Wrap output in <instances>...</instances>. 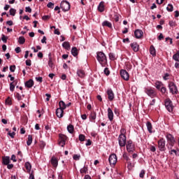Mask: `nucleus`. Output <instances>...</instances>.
Segmentation results:
<instances>
[{"mask_svg":"<svg viewBox=\"0 0 179 179\" xmlns=\"http://www.w3.org/2000/svg\"><path fill=\"white\" fill-rule=\"evenodd\" d=\"M96 59L102 66H106L107 64V57L103 52H96Z\"/></svg>","mask_w":179,"mask_h":179,"instance_id":"nucleus-1","label":"nucleus"},{"mask_svg":"<svg viewBox=\"0 0 179 179\" xmlns=\"http://www.w3.org/2000/svg\"><path fill=\"white\" fill-rule=\"evenodd\" d=\"M145 93L149 96V97H151V99H153L157 96V93L154 89H152L151 87L145 88Z\"/></svg>","mask_w":179,"mask_h":179,"instance_id":"nucleus-2","label":"nucleus"},{"mask_svg":"<svg viewBox=\"0 0 179 179\" xmlns=\"http://www.w3.org/2000/svg\"><path fill=\"white\" fill-rule=\"evenodd\" d=\"M59 146H62V148H64L65 146V143H66V139H68V137L64 134H59Z\"/></svg>","mask_w":179,"mask_h":179,"instance_id":"nucleus-3","label":"nucleus"},{"mask_svg":"<svg viewBox=\"0 0 179 179\" xmlns=\"http://www.w3.org/2000/svg\"><path fill=\"white\" fill-rule=\"evenodd\" d=\"M60 6L64 12H68L71 9V4L67 1H62Z\"/></svg>","mask_w":179,"mask_h":179,"instance_id":"nucleus-4","label":"nucleus"},{"mask_svg":"<svg viewBox=\"0 0 179 179\" xmlns=\"http://www.w3.org/2000/svg\"><path fill=\"white\" fill-rule=\"evenodd\" d=\"M165 107L166 108V110L169 112L171 113L173 112V108L174 107L173 106V101H171V100L170 99H166L165 100Z\"/></svg>","mask_w":179,"mask_h":179,"instance_id":"nucleus-5","label":"nucleus"},{"mask_svg":"<svg viewBox=\"0 0 179 179\" xmlns=\"http://www.w3.org/2000/svg\"><path fill=\"white\" fill-rule=\"evenodd\" d=\"M119 145L124 148L127 145V136L125 135H120L118 137Z\"/></svg>","mask_w":179,"mask_h":179,"instance_id":"nucleus-6","label":"nucleus"},{"mask_svg":"<svg viewBox=\"0 0 179 179\" xmlns=\"http://www.w3.org/2000/svg\"><path fill=\"white\" fill-rule=\"evenodd\" d=\"M126 148L129 153H132L135 150V145H134V143H132V141H127L126 144Z\"/></svg>","mask_w":179,"mask_h":179,"instance_id":"nucleus-7","label":"nucleus"},{"mask_svg":"<svg viewBox=\"0 0 179 179\" xmlns=\"http://www.w3.org/2000/svg\"><path fill=\"white\" fill-rule=\"evenodd\" d=\"M169 87L172 94H177L178 93L177 86H176V84H174V83L171 82L169 85Z\"/></svg>","mask_w":179,"mask_h":179,"instance_id":"nucleus-8","label":"nucleus"},{"mask_svg":"<svg viewBox=\"0 0 179 179\" xmlns=\"http://www.w3.org/2000/svg\"><path fill=\"white\" fill-rule=\"evenodd\" d=\"M158 148L160 152H164L166 150V141L164 138H161L158 141Z\"/></svg>","mask_w":179,"mask_h":179,"instance_id":"nucleus-9","label":"nucleus"},{"mask_svg":"<svg viewBox=\"0 0 179 179\" xmlns=\"http://www.w3.org/2000/svg\"><path fill=\"white\" fill-rule=\"evenodd\" d=\"M108 160L110 166H115L117 164V155L115 154H112L110 155Z\"/></svg>","mask_w":179,"mask_h":179,"instance_id":"nucleus-10","label":"nucleus"},{"mask_svg":"<svg viewBox=\"0 0 179 179\" xmlns=\"http://www.w3.org/2000/svg\"><path fill=\"white\" fill-rule=\"evenodd\" d=\"M120 76L124 80H129V73L126 70L120 71Z\"/></svg>","mask_w":179,"mask_h":179,"instance_id":"nucleus-11","label":"nucleus"},{"mask_svg":"<svg viewBox=\"0 0 179 179\" xmlns=\"http://www.w3.org/2000/svg\"><path fill=\"white\" fill-rule=\"evenodd\" d=\"M166 139L171 146H174V143H176V140H174V137L173 136V135L167 134Z\"/></svg>","mask_w":179,"mask_h":179,"instance_id":"nucleus-12","label":"nucleus"},{"mask_svg":"<svg viewBox=\"0 0 179 179\" xmlns=\"http://www.w3.org/2000/svg\"><path fill=\"white\" fill-rule=\"evenodd\" d=\"M136 38H141L143 36V31L141 29H136L134 31Z\"/></svg>","mask_w":179,"mask_h":179,"instance_id":"nucleus-13","label":"nucleus"},{"mask_svg":"<svg viewBox=\"0 0 179 179\" xmlns=\"http://www.w3.org/2000/svg\"><path fill=\"white\" fill-rule=\"evenodd\" d=\"M107 94H108V99L110 100V101H113L114 100V92H113V90L109 89L107 90Z\"/></svg>","mask_w":179,"mask_h":179,"instance_id":"nucleus-14","label":"nucleus"},{"mask_svg":"<svg viewBox=\"0 0 179 179\" xmlns=\"http://www.w3.org/2000/svg\"><path fill=\"white\" fill-rule=\"evenodd\" d=\"M56 115L58 118H62L64 117V109L58 108L56 110Z\"/></svg>","mask_w":179,"mask_h":179,"instance_id":"nucleus-15","label":"nucleus"},{"mask_svg":"<svg viewBox=\"0 0 179 179\" xmlns=\"http://www.w3.org/2000/svg\"><path fill=\"white\" fill-rule=\"evenodd\" d=\"M108 120L110 121H113V120H114V113H113V110H111V108H108Z\"/></svg>","mask_w":179,"mask_h":179,"instance_id":"nucleus-16","label":"nucleus"},{"mask_svg":"<svg viewBox=\"0 0 179 179\" xmlns=\"http://www.w3.org/2000/svg\"><path fill=\"white\" fill-rule=\"evenodd\" d=\"M2 163L5 166H8L9 163H10V157H2Z\"/></svg>","mask_w":179,"mask_h":179,"instance_id":"nucleus-17","label":"nucleus"},{"mask_svg":"<svg viewBox=\"0 0 179 179\" xmlns=\"http://www.w3.org/2000/svg\"><path fill=\"white\" fill-rule=\"evenodd\" d=\"M130 45L132 50L134 51V52H138V51H139V45H138L137 43H131Z\"/></svg>","mask_w":179,"mask_h":179,"instance_id":"nucleus-18","label":"nucleus"},{"mask_svg":"<svg viewBox=\"0 0 179 179\" xmlns=\"http://www.w3.org/2000/svg\"><path fill=\"white\" fill-rule=\"evenodd\" d=\"M51 164L53 166V167H57L58 166V159L55 157H52L50 160Z\"/></svg>","mask_w":179,"mask_h":179,"instance_id":"nucleus-19","label":"nucleus"},{"mask_svg":"<svg viewBox=\"0 0 179 179\" xmlns=\"http://www.w3.org/2000/svg\"><path fill=\"white\" fill-rule=\"evenodd\" d=\"M34 86V81L33 80L30 79L28 81L25 83V87L30 89V87H33Z\"/></svg>","mask_w":179,"mask_h":179,"instance_id":"nucleus-20","label":"nucleus"},{"mask_svg":"<svg viewBox=\"0 0 179 179\" xmlns=\"http://www.w3.org/2000/svg\"><path fill=\"white\" fill-rule=\"evenodd\" d=\"M48 66L51 69H54L55 66H54V62H52V58L51 57V53L49 54V61H48Z\"/></svg>","mask_w":179,"mask_h":179,"instance_id":"nucleus-21","label":"nucleus"},{"mask_svg":"<svg viewBox=\"0 0 179 179\" xmlns=\"http://www.w3.org/2000/svg\"><path fill=\"white\" fill-rule=\"evenodd\" d=\"M102 26L103 27H109V29H111L113 27V24L108 21H104L103 22H102Z\"/></svg>","mask_w":179,"mask_h":179,"instance_id":"nucleus-22","label":"nucleus"},{"mask_svg":"<svg viewBox=\"0 0 179 179\" xmlns=\"http://www.w3.org/2000/svg\"><path fill=\"white\" fill-rule=\"evenodd\" d=\"M77 75L78 76H79V78H85V71L82 69L78 70Z\"/></svg>","mask_w":179,"mask_h":179,"instance_id":"nucleus-23","label":"nucleus"},{"mask_svg":"<svg viewBox=\"0 0 179 179\" xmlns=\"http://www.w3.org/2000/svg\"><path fill=\"white\" fill-rule=\"evenodd\" d=\"M71 54L73 57H78L79 52H78V48H76V47L72 48Z\"/></svg>","mask_w":179,"mask_h":179,"instance_id":"nucleus-24","label":"nucleus"},{"mask_svg":"<svg viewBox=\"0 0 179 179\" xmlns=\"http://www.w3.org/2000/svg\"><path fill=\"white\" fill-rule=\"evenodd\" d=\"M150 53L152 57H156V49H155V47L153 45H151L150 48Z\"/></svg>","mask_w":179,"mask_h":179,"instance_id":"nucleus-25","label":"nucleus"},{"mask_svg":"<svg viewBox=\"0 0 179 179\" xmlns=\"http://www.w3.org/2000/svg\"><path fill=\"white\" fill-rule=\"evenodd\" d=\"M146 126H147L148 132H150V134H152V129H153V127L152 126V123L150 122H147Z\"/></svg>","mask_w":179,"mask_h":179,"instance_id":"nucleus-26","label":"nucleus"},{"mask_svg":"<svg viewBox=\"0 0 179 179\" xmlns=\"http://www.w3.org/2000/svg\"><path fill=\"white\" fill-rule=\"evenodd\" d=\"M59 108H61L62 110H65V108H66V104H65V102H64V101H60L59 103Z\"/></svg>","mask_w":179,"mask_h":179,"instance_id":"nucleus-27","label":"nucleus"},{"mask_svg":"<svg viewBox=\"0 0 179 179\" xmlns=\"http://www.w3.org/2000/svg\"><path fill=\"white\" fill-rule=\"evenodd\" d=\"M98 10L99 12H104V3L101 2L98 6Z\"/></svg>","mask_w":179,"mask_h":179,"instance_id":"nucleus-28","label":"nucleus"},{"mask_svg":"<svg viewBox=\"0 0 179 179\" xmlns=\"http://www.w3.org/2000/svg\"><path fill=\"white\" fill-rule=\"evenodd\" d=\"M155 87L158 90H160L162 87H163V83L162 82H156L155 83Z\"/></svg>","mask_w":179,"mask_h":179,"instance_id":"nucleus-29","label":"nucleus"},{"mask_svg":"<svg viewBox=\"0 0 179 179\" xmlns=\"http://www.w3.org/2000/svg\"><path fill=\"white\" fill-rule=\"evenodd\" d=\"M25 168L27 169L28 173H30V171H31V164H30V162H26Z\"/></svg>","mask_w":179,"mask_h":179,"instance_id":"nucleus-30","label":"nucleus"},{"mask_svg":"<svg viewBox=\"0 0 179 179\" xmlns=\"http://www.w3.org/2000/svg\"><path fill=\"white\" fill-rule=\"evenodd\" d=\"M62 47L65 48V50H69V48H71V45L69 44V42H64Z\"/></svg>","mask_w":179,"mask_h":179,"instance_id":"nucleus-31","label":"nucleus"},{"mask_svg":"<svg viewBox=\"0 0 179 179\" xmlns=\"http://www.w3.org/2000/svg\"><path fill=\"white\" fill-rule=\"evenodd\" d=\"M74 128H73V125L72 124H69L68 127H67V130L69 132V134H73V131H74Z\"/></svg>","mask_w":179,"mask_h":179,"instance_id":"nucleus-32","label":"nucleus"},{"mask_svg":"<svg viewBox=\"0 0 179 179\" xmlns=\"http://www.w3.org/2000/svg\"><path fill=\"white\" fill-rule=\"evenodd\" d=\"M135 166V164H132L130 161L127 162V169L129 170H132L134 167Z\"/></svg>","mask_w":179,"mask_h":179,"instance_id":"nucleus-33","label":"nucleus"},{"mask_svg":"<svg viewBox=\"0 0 179 179\" xmlns=\"http://www.w3.org/2000/svg\"><path fill=\"white\" fill-rule=\"evenodd\" d=\"M31 142H33V137L31 136V135H29L28 141H27V145L28 146H30V145H31Z\"/></svg>","mask_w":179,"mask_h":179,"instance_id":"nucleus-34","label":"nucleus"},{"mask_svg":"<svg viewBox=\"0 0 179 179\" xmlns=\"http://www.w3.org/2000/svg\"><path fill=\"white\" fill-rule=\"evenodd\" d=\"M90 120L91 121H94L96 120V112H92L90 115Z\"/></svg>","mask_w":179,"mask_h":179,"instance_id":"nucleus-35","label":"nucleus"},{"mask_svg":"<svg viewBox=\"0 0 179 179\" xmlns=\"http://www.w3.org/2000/svg\"><path fill=\"white\" fill-rule=\"evenodd\" d=\"M173 59H174V61H177L178 62H179V51L177 52L175 55H173Z\"/></svg>","mask_w":179,"mask_h":179,"instance_id":"nucleus-36","label":"nucleus"},{"mask_svg":"<svg viewBox=\"0 0 179 179\" xmlns=\"http://www.w3.org/2000/svg\"><path fill=\"white\" fill-rule=\"evenodd\" d=\"M19 44H23L24 43H26V39L24 36H20L18 39Z\"/></svg>","mask_w":179,"mask_h":179,"instance_id":"nucleus-37","label":"nucleus"},{"mask_svg":"<svg viewBox=\"0 0 179 179\" xmlns=\"http://www.w3.org/2000/svg\"><path fill=\"white\" fill-rule=\"evenodd\" d=\"M174 9V7L173 6V4H169L168 7H166V10H168V12H173Z\"/></svg>","mask_w":179,"mask_h":179,"instance_id":"nucleus-38","label":"nucleus"},{"mask_svg":"<svg viewBox=\"0 0 179 179\" xmlns=\"http://www.w3.org/2000/svg\"><path fill=\"white\" fill-rule=\"evenodd\" d=\"M81 174H86L87 173V167L84 166L83 169H80Z\"/></svg>","mask_w":179,"mask_h":179,"instance_id":"nucleus-39","label":"nucleus"},{"mask_svg":"<svg viewBox=\"0 0 179 179\" xmlns=\"http://www.w3.org/2000/svg\"><path fill=\"white\" fill-rule=\"evenodd\" d=\"M9 12L11 16H15V15H16V10L15 8H10Z\"/></svg>","mask_w":179,"mask_h":179,"instance_id":"nucleus-40","label":"nucleus"},{"mask_svg":"<svg viewBox=\"0 0 179 179\" xmlns=\"http://www.w3.org/2000/svg\"><path fill=\"white\" fill-rule=\"evenodd\" d=\"M10 92H13V90H15V82L10 83Z\"/></svg>","mask_w":179,"mask_h":179,"instance_id":"nucleus-41","label":"nucleus"},{"mask_svg":"<svg viewBox=\"0 0 179 179\" xmlns=\"http://www.w3.org/2000/svg\"><path fill=\"white\" fill-rule=\"evenodd\" d=\"M17 156H18L19 160H20V162H22V160L23 159V154H22L21 151H18Z\"/></svg>","mask_w":179,"mask_h":179,"instance_id":"nucleus-42","label":"nucleus"},{"mask_svg":"<svg viewBox=\"0 0 179 179\" xmlns=\"http://www.w3.org/2000/svg\"><path fill=\"white\" fill-rule=\"evenodd\" d=\"M123 159H124V160H126L127 162H129L130 160L129 157H128V155L126 152L123 154Z\"/></svg>","mask_w":179,"mask_h":179,"instance_id":"nucleus-43","label":"nucleus"},{"mask_svg":"<svg viewBox=\"0 0 179 179\" xmlns=\"http://www.w3.org/2000/svg\"><path fill=\"white\" fill-rule=\"evenodd\" d=\"M109 58L112 61H114V59H115V55H114V53H109Z\"/></svg>","mask_w":179,"mask_h":179,"instance_id":"nucleus-44","label":"nucleus"},{"mask_svg":"<svg viewBox=\"0 0 179 179\" xmlns=\"http://www.w3.org/2000/svg\"><path fill=\"white\" fill-rule=\"evenodd\" d=\"M85 135L83 134L79 135V141H80V142L85 141Z\"/></svg>","mask_w":179,"mask_h":179,"instance_id":"nucleus-45","label":"nucleus"},{"mask_svg":"<svg viewBox=\"0 0 179 179\" xmlns=\"http://www.w3.org/2000/svg\"><path fill=\"white\" fill-rule=\"evenodd\" d=\"M40 148L43 149V148H45V143L44 141H41L39 144Z\"/></svg>","mask_w":179,"mask_h":179,"instance_id":"nucleus-46","label":"nucleus"},{"mask_svg":"<svg viewBox=\"0 0 179 179\" xmlns=\"http://www.w3.org/2000/svg\"><path fill=\"white\" fill-rule=\"evenodd\" d=\"M47 6L48 8H50V9H54V3L52 2H49Z\"/></svg>","mask_w":179,"mask_h":179,"instance_id":"nucleus-47","label":"nucleus"},{"mask_svg":"<svg viewBox=\"0 0 179 179\" xmlns=\"http://www.w3.org/2000/svg\"><path fill=\"white\" fill-rule=\"evenodd\" d=\"M105 75H106V76H108V75H110V70H108V68H106L103 71Z\"/></svg>","mask_w":179,"mask_h":179,"instance_id":"nucleus-48","label":"nucleus"},{"mask_svg":"<svg viewBox=\"0 0 179 179\" xmlns=\"http://www.w3.org/2000/svg\"><path fill=\"white\" fill-rule=\"evenodd\" d=\"M139 177L141 178H143L145 177V170H142L139 174Z\"/></svg>","mask_w":179,"mask_h":179,"instance_id":"nucleus-49","label":"nucleus"},{"mask_svg":"<svg viewBox=\"0 0 179 179\" xmlns=\"http://www.w3.org/2000/svg\"><path fill=\"white\" fill-rule=\"evenodd\" d=\"M1 40L3 41V43H6V41H8V37H6L5 35H2Z\"/></svg>","mask_w":179,"mask_h":179,"instance_id":"nucleus-50","label":"nucleus"},{"mask_svg":"<svg viewBox=\"0 0 179 179\" xmlns=\"http://www.w3.org/2000/svg\"><path fill=\"white\" fill-rule=\"evenodd\" d=\"M16 69V66L13 65V66H10V72H15V70Z\"/></svg>","mask_w":179,"mask_h":179,"instance_id":"nucleus-51","label":"nucleus"},{"mask_svg":"<svg viewBox=\"0 0 179 179\" xmlns=\"http://www.w3.org/2000/svg\"><path fill=\"white\" fill-rule=\"evenodd\" d=\"M127 134V130L125 129H121L120 135H125Z\"/></svg>","mask_w":179,"mask_h":179,"instance_id":"nucleus-52","label":"nucleus"},{"mask_svg":"<svg viewBox=\"0 0 179 179\" xmlns=\"http://www.w3.org/2000/svg\"><path fill=\"white\" fill-rule=\"evenodd\" d=\"M6 104H12V101L10 100V97H8V99H6Z\"/></svg>","mask_w":179,"mask_h":179,"instance_id":"nucleus-53","label":"nucleus"},{"mask_svg":"<svg viewBox=\"0 0 179 179\" xmlns=\"http://www.w3.org/2000/svg\"><path fill=\"white\" fill-rule=\"evenodd\" d=\"M26 65L27 66H31V60H30V59H28V60H26Z\"/></svg>","mask_w":179,"mask_h":179,"instance_id":"nucleus-54","label":"nucleus"},{"mask_svg":"<svg viewBox=\"0 0 179 179\" xmlns=\"http://www.w3.org/2000/svg\"><path fill=\"white\" fill-rule=\"evenodd\" d=\"M160 91L162 93L164 94V93H166V92H167V89L164 87H162Z\"/></svg>","mask_w":179,"mask_h":179,"instance_id":"nucleus-55","label":"nucleus"},{"mask_svg":"<svg viewBox=\"0 0 179 179\" xmlns=\"http://www.w3.org/2000/svg\"><path fill=\"white\" fill-rule=\"evenodd\" d=\"M16 97H17L18 101H20V100H22V95L20 94L17 93Z\"/></svg>","mask_w":179,"mask_h":179,"instance_id":"nucleus-56","label":"nucleus"},{"mask_svg":"<svg viewBox=\"0 0 179 179\" xmlns=\"http://www.w3.org/2000/svg\"><path fill=\"white\" fill-rule=\"evenodd\" d=\"M8 135H9V136H10V138H15V131H13L12 133H10V131H8Z\"/></svg>","mask_w":179,"mask_h":179,"instance_id":"nucleus-57","label":"nucleus"},{"mask_svg":"<svg viewBox=\"0 0 179 179\" xmlns=\"http://www.w3.org/2000/svg\"><path fill=\"white\" fill-rule=\"evenodd\" d=\"M25 12H29V13H31V8L29 6L25 8Z\"/></svg>","mask_w":179,"mask_h":179,"instance_id":"nucleus-58","label":"nucleus"},{"mask_svg":"<svg viewBox=\"0 0 179 179\" xmlns=\"http://www.w3.org/2000/svg\"><path fill=\"white\" fill-rule=\"evenodd\" d=\"M80 159V155H75L73 156V159L74 160H79Z\"/></svg>","mask_w":179,"mask_h":179,"instance_id":"nucleus-59","label":"nucleus"},{"mask_svg":"<svg viewBox=\"0 0 179 179\" xmlns=\"http://www.w3.org/2000/svg\"><path fill=\"white\" fill-rule=\"evenodd\" d=\"M46 96V101H50V99H51V94H45Z\"/></svg>","mask_w":179,"mask_h":179,"instance_id":"nucleus-60","label":"nucleus"},{"mask_svg":"<svg viewBox=\"0 0 179 179\" xmlns=\"http://www.w3.org/2000/svg\"><path fill=\"white\" fill-rule=\"evenodd\" d=\"M15 52H17V54H19V52H20L22 51V50L20 49V47H17L15 49Z\"/></svg>","mask_w":179,"mask_h":179,"instance_id":"nucleus-61","label":"nucleus"},{"mask_svg":"<svg viewBox=\"0 0 179 179\" xmlns=\"http://www.w3.org/2000/svg\"><path fill=\"white\" fill-rule=\"evenodd\" d=\"M43 20H48V19H50V16L49 15H44L42 17Z\"/></svg>","mask_w":179,"mask_h":179,"instance_id":"nucleus-62","label":"nucleus"},{"mask_svg":"<svg viewBox=\"0 0 179 179\" xmlns=\"http://www.w3.org/2000/svg\"><path fill=\"white\" fill-rule=\"evenodd\" d=\"M55 34H57V36H59V34H61V32H59V29H55Z\"/></svg>","mask_w":179,"mask_h":179,"instance_id":"nucleus-63","label":"nucleus"},{"mask_svg":"<svg viewBox=\"0 0 179 179\" xmlns=\"http://www.w3.org/2000/svg\"><path fill=\"white\" fill-rule=\"evenodd\" d=\"M11 159L13 160V162H17V160H16V156H15V155H13L11 156Z\"/></svg>","mask_w":179,"mask_h":179,"instance_id":"nucleus-64","label":"nucleus"}]
</instances>
